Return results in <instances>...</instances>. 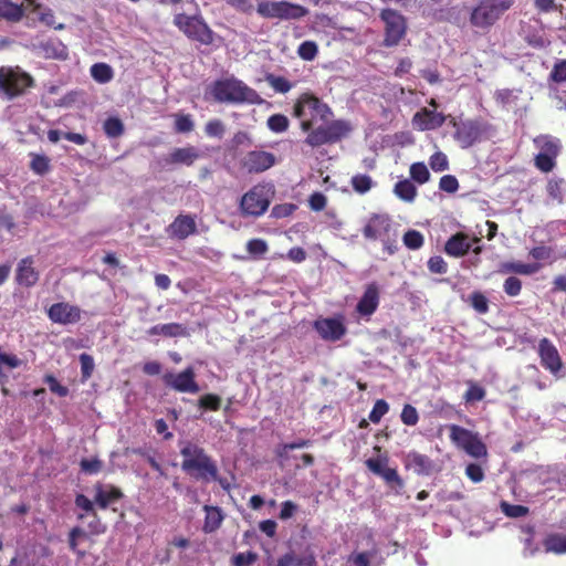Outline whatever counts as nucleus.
<instances>
[{"instance_id": "nucleus-1", "label": "nucleus", "mask_w": 566, "mask_h": 566, "mask_svg": "<svg viewBox=\"0 0 566 566\" xmlns=\"http://www.w3.org/2000/svg\"><path fill=\"white\" fill-rule=\"evenodd\" d=\"M293 116L300 119V127L307 133L305 143L311 147L335 144L346 137L352 127L344 119L328 120L331 107L311 92L302 93L294 103Z\"/></svg>"}, {"instance_id": "nucleus-2", "label": "nucleus", "mask_w": 566, "mask_h": 566, "mask_svg": "<svg viewBox=\"0 0 566 566\" xmlns=\"http://www.w3.org/2000/svg\"><path fill=\"white\" fill-rule=\"evenodd\" d=\"M180 454L182 457L181 469L191 478L206 483L218 480L217 462L193 442L181 443Z\"/></svg>"}, {"instance_id": "nucleus-3", "label": "nucleus", "mask_w": 566, "mask_h": 566, "mask_svg": "<svg viewBox=\"0 0 566 566\" xmlns=\"http://www.w3.org/2000/svg\"><path fill=\"white\" fill-rule=\"evenodd\" d=\"M209 93L218 103L261 104L263 102L254 88L233 76L214 81L209 87Z\"/></svg>"}, {"instance_id": "nucleus-4", "label": "nucleus", "mask_w": 566, "mask_h": 566, "mask_svg": "<svg viewBox=\"0 0 566 566\" xmlns=\"http://www.w3.org/2000/svg\"><path fill=\"white\" fill-rule=\"evenodd\" d=\"M514 6V0H481L470 14V23L479 29H490Z\"/></svg>"}, {"instance_id": "nucleus-5", "label": "nucleus", "mask_w": 566, "mask_h": 566, "mask_svg": "<svg viewBox=\"0 0 566 566\" xmlns=\"http://www.w3.org/2000/svg\"><path fill=\"white\" fill-rule=\"evenodd\" d=\"M174 24L191 41L203 45H211L214 41V32L201 15L177 13L174 17Z\"/></svg>"}, {"instance_id": "nucleus-6", "label": "nucleus", "mask_w": 566, "mask_h": 566, "mask_svg": "<svg viewBox=\"0 0 566 566\" xmlns=\"http://www.w3.org/2000/svg\"><path fill=\"white\" fill-rule=\"evenodd\" d=\"M450 124L454 127L453 139L461 148L473 146L491 128V125L482 118L457 120L451 118Z\"/></svg>"}, {"instance_id": "nucleus-7", "label": "nucleus", "mask_w": 566, "mask_h": 566, "mask_svg": "<svg viewBox=\"0 0 566 566\" xmlns=\"http://www.w3.org/2000/svg\"><path fill=\"white\" fill-rule=\"evenodd\" d=\"M256 12L265 19L298 20L308 14V9L289 1H261Z\"/></svg>"}, {"instance_id": "nucleus-8", "label": "nucleus", "mask_w": 566, "mask_h": 566, "mask_svg": "<svg viewBox=\"0 0 566 566\" xmlns=\"http://www.w3.org/2000/svg\"><path fill=\"white\" fill-rule=\"evenodd\" d=\"M379 17L385 23L384 46L398 45L407 32L406 18L397 10L389 8L382 9Z\"/></svg>"}, {"instance_id": "nucleus-9", "label": "nucleus", "mask_w": 566, "mask_h": 566, "mask_svg": "<svg viewBox=\"0 0 566 566\" xmlns=\"http://www.w3.org/2000/svg\"><path fill=\"white\" fill-rule=\"evenodd\" d=\"M270 202L266 187L256 185L241 197V214L243 217H260L268 210Z\"/></svg>"}, {"instance_id": "nucleus-10", "label": "nucleus", "mask_w": 566, "mask_h": 566, "mask_svg": "<svg viewBox=\"0 0 566 566\" xmlns=\"http://www.w3.org/2000/svg\"><path fill=\"white\" fill-rule=\"evenodd\" d=\"M33 85V78L25 72L0 67V91L9 98L17 97Z\"/></svg>"}, {"instance_id": "nucleus-11", "label": "nucleus", "mask_w": 566, "mask_h": 566, "mask_svg": "<svg viewBox=\"0 0 566 566\" xmlns=\"http://www.w3.org/2000/svg\"><path fill=\"white\" fill-rule=\"evenodd\" d=\"M240 168L247 174H261L276 164L273 153L265 150H250L240 159Z\"/></svg>"}, {"instance_id": "nucleus-12", "label": "nucleus", "mask_w": 566, "mask_h": 566, "mask_svg": "<svg viewBox=\"0 0 566 566\" xmlns=\"http://www.w3.org/2000/svg\"><path fill=\"white\" fill-rule=\"evenodd\" d=\"M388 462L389 459L385 454L367 459L365 465L370 472L380 476L390 488L400 490L405 485L403 480L396 469L388 468Z\"/></svg>"}, {"instance_id": "nucleus-13", "label": "nucleus", "mask_w": 566, "mask_h": 566, "mask_svg": "<svg viewBox=\"0 0 566 566\" xmlns=\"http://www.w3.org/2000/svg\"><path fill=\"white\" fill-rule=\"evenodd\" d=\"M392 232L391 219L388 214L374 213L363 228V235L369 240H380L384 244L389 242Z\"/></svg>"}, {"instance_id": "nucleus-14", "label": "nucleus", "mask_w": 566, "mask_h": 566, "mask_svg": "<svg viewBox=\"0 0 566 566\" xmlns=\"http://www.w3.org/2000/svg\"><path fill=\"white\" fill-rule=\"evenodd\" d=\"M313 328L325 342H338L347 333V327L344 324L342 316L339 317H318L313 323Z\"/></svg>"}, {"instance_id": "nucleus-15", "label": "nucleus", "mask_w": 566, "mask_h": 566, "mask_svg": "<svg viewBox=\"0 0 566 566\" xmlns=\"http://www.w3.org/2000/svg\"><path fill=\"white\" fill-rule=\"evenodd\" d=\"M163 380L165 385L178 392L197 394L200 387L196 381V373L193 367L189 366L178 374L167 373Z\"/></svg>"}, {"instance_id": "nucleus-16", "label": "nucleus", "mask_w": 566, "mask_h": 566, "mask_svg": "<svg viewBox=\"0 0 566 566\" xmlns=\"http://www.w3.org/2000/svg\"><path fill=\"white\" fill-rule=\"evenodd\" d=\"M46 314L51 322L61 325L75 324L82 318V310L77 305L67 302L52 304Z\"/></svg>"}, {"instance_id": "nucleus-17", "label": "nucleus", "mask_w": 566, "mask_h": 566, "mask_svg": "<svg viewBox=\"0 0 566 566\" xmlns=\"http://www.w3.org/2000/svg\"><path fill=\"white\" fill-rule=\"evenodd\" d=\"M537 353L541 365L553 375H557L564 367L562 357L552 340L544 337L538 342Z\"/></svg>"}, {"instance_id": "nucleus-18", "label": "nucleus", "mask_w": 566, "mask_h": 566, "mask_svg": "<svg viewBox=\"0 0 566 566\" xmlns=\"http://www.w3.org/2000/svg\"><path fill=\"white\" fill-rule=\"evenodd\" d=\"M40 279L39 271L34 268V259L29 255L21 259L15 269V282L24 287L34 286Z\"/></svg>"}, {"instance_id": "nucleus-19", "label": "nucleus", "mask_w": 566, "mask_h": 566, "mask_svg": "<svg viewBox=\"0 0 566 566\" xmlns=\"http://www.w3.org/2000/svg\"><path fill=\"white\" fill-rule=\"evenodd\" d=\"M167 232L170 238L178 240L187 239L189 235H192L197 232L195 217L190 214L177 216L175 220L168 226Z\"/></svg>"}, {"instance_id": "nucleus-20", "label": "nucleus", "mask_w": 566, "mask_h": 566, "mask_svg": "<svg viewBox=\"0 0 566 566\" xmlns=\"http://www.w3.org/2000/svg\"><path fill=\"white\" fill-rule=\"evenodd\" d=\"M446 119L442 113L423 107L413 115L412 125L419 130H432L441 127Z\"/></svg>"}, {"instance_id": "nucleus-21", "label": "nucleus", "mask_w": 566, "mask_h": 566, "mask_svg": "<svg viewBox=\"0 0 566 566\" xmlns=\"http://www.w3.org/2000/svg\"><path fill=\"white\" fill-rule=\"evenodd\" d=\"M403 465L417 475H430L434 470L433 461L428 455L417 451H410L405 455Z\"/></svg>"}, {"instance_id": "nucleus-22", "label": "nucleus", "mask_w": 566, "mask_h": 566, "mask_svg": "<svg viewBox=\"0 0 566 566\" xmlns=\"http://www.w3.org/2000/svg\"><path fill=\"white\" fill-rule=\"evenodd\" d=\"M379 305V289L376 283L367 285L363 296L357 303L356 310L360 315L374 314Z\"/></svg>"}, {"instance_id": "nucleus-23", "label": "nucleus", "mask_w": 566, "mask_h": 566, "mask_svg": "<svg viewBox=\"0 0 566 566\" xmlns=\"http://www.w3.org/2000/svg\"><path fill=\"white\" fill-rule=\"evenodd\" d=\"M534 146L538 149V154L546 156L558 157L562 150V143L558 138L543 134L533 139Z\"/></svg>"}, {"instance_id": "nucleus-24", "label": "nucleus", "mask_w": 566, "mask_h": 566, "mask_svg": "<svg viewBox=\"0 0 566 566\" xmlns=\"http://www.w3.org/2000/svg\"><path fill=\"white\" fill-rule=\"evenodd\" d=\"M200 153L193 146L175 148L166 159L167 164L191 166L198 158Z\"/></svg>"}, {"instance_id": "nucleus-25", "label": "nucleus", "mask_w": 566, "mask_h": 566, "mask_svg": "<svg viewBox=\"0 0 566 566\" xmlns=\"http://www.w3.org/2000/svg\"><path fill=\"white\" fill-rule=\"evenodd\" d=\"M471 249V243L468 240V235L458 232L453 234L444 245V251L448 255L460 258L465 255Z\"/></svg>"}, {"instance_id": "nucleus-26", "label": "nucleus", "mask_w": 566, "mask_h": 566, "mask_svg": "<svg viewBox=\"0 0 566 566\" xmlns=\"http://www.w3.org/2000/svg\"><path fill=\"white\" fill-rule=\"evenodd\" d=\"M95 491V503L101 509H106L109 504L123 497V492L113 485L104 488L102 484H96Z\"/></svg>"}, {"instance_id": "nucleus-27", "label": "nucleus", "mask_w": 566, "mask_h": 566, "mask_svg": "<svg viewBox=\"0 0 566 566\" xmlns=\"http://www.w3.org/2000/svg\"><path fill=\"white\" fill-rule=\"evenodd\" d=\"M276 566H317V562L312 552L301 556L289 552L277 559Z\"/></svg>"}, {"instance_id": "nucleus-28", "label": "nucleus", "mask_w": 566, "mask_h": 566, "mask_svg": "<svg viewBox=\"0 0 566 566\" xmlns=\"http://www.w3.org/2000/svg\"><path fill=\"white\" fill-rule=\"evenodd\" d=\"M203 510L206 512V517L203 522V532L205 533H213L218 528H220L222 521L224 518L222 510L219 506L205 505Z\"/></svg>"}, {"instance_id": "nucleus-29", "label": "nucleus", "mask_w": 566, "mask_h": 566, "mask_svg": "<svg viewBox=\"0 0 566 566\" xmlns=\"http://www.w3.org/2000/svg\"><path fill=\"white\" fill-rule=\"evenodd\" d=\"M541 264L538 263H522V262H504L501 264L500 272L515 273L521 275H531L538 272Z\"/></svg>"}, {"instance_id": "nucleus-30", "label": "nucleus", "mask_w": 566, "mask_h": 566, "mask_svg": "<svg viewBox=\"0 0 566 566\" xmlns=\"http://www.w3.org/2000/svg\"><path fill=\"white\" fill-rule=\"evenodd\" d=\"M394 193L402 201L413 202L418 191L417 187L410 179H402L395 184Z\"/></svg>"}, {"instance_id": "nucleus-31", "label": "nucleus", "mask_w": 566, "mask_h": 566, "mask_svg": "<svg viewBox=\"0 0 566 566\" xmlns=\"http://www.w3.org/2000/svg\"><path fill=\"white\" fill-rule=\"evenodd\" d=\"M24 13L21 4L13 3L10 0H0V17L11 21L18 22L22 19Z\"/></svg>"}, {"instance_id": "nucleus-32", "label": "nucleus", "mask_w": 566, "mask_h": 566, "mask_svg": "<svg viewBox=\"0 0 566 566\" xmlns=\"http://www.w3.org/2000/svg\"><path fill=\"white\" fill-rule=\"evenodd\" d=\"M475 436L472 431L458 424L450 426V439L462 450Z\"/></svg>"}, {"instance_id": "nucleus-33", "label": "nucleus", "mask_w": 566, "mask_h": 566, "mask_svg": "<svg viewBox=\"0 0 566 566\" xmlns=\"http://www.w3.org/2000/svg\"><path fill=\"white\" fill-rule=\"evenodd\" d=\"M90 72L94 81L99 84H106L114 77V71L112 66L104 62L93 64Z\"/></svg>"}, {"instance_id": "nucleus-34", "label": "nucleus", "mask_w": 566, "mask_h": 566, "mask_svg": "<svg viewBox=\"0 0 566 566\" xmlns=\"http://www.w3.org/2000/svg\"><path fill=\"white\" fill-rule=\"evenodd\" d=\"M544 547L546 552L555 554L566 553V535L551 534L544 539Z\"/></svg>"}, {"instance_id": "nucleus-35", "label": "nucleus", "mask_w": 566, "mask_h": 566, "mask_svg": "<svg viewBox=\"0 0 566 566\" xmlns=\"http://www.w3.org/2000/svg\"><path fill=\"white\" fill-rule=\"evenodd\" d=\"M268 84L276 92L286 94L293 87V84L285 77L269 73L265 75Z\"/></svg>"}, {"instance_id": "nucleus-36", "label": "nucleus", "mask_w": 566, "mask_h": 566, "mask_svg": "<svg viewBox=\"0 0 566 566\" xmlns=\"http://www.w3.org/2000/svg\"><path fill=\"white\" fill-rule=\"evenodd\" d=\"M409 174L410 178L419 185L430 180V172L422 161L413 163L409 168Z\"/></svg>"}, {"instance_id": "nucleus-37", "label": "nucleus", "mask_w": 566, "mask_h": 566, "mask_svg": "<svg viewBox=\"0 0 566 566\" xmlns=\"http://www.w3.org/2000/svg\"><path fill=\"white\" fill-rule=\"evenodd\" d=\"M104 133L109 138H117L124 134L125 127L118 117H108L103 124Z\"/></svg>"}, {"instance_id": "nucleus-38", "label": "nucleus", "mask_w": 566, "mask_h": 566, "mask_svg": "<svg viewBox=\"0 0 566 566\" xmlns=\"http://www.w3.org/2000/svg\"><path fill=\"white\" fill-rule=\"evenodd\" d=\"M350 185L357 193L364 195L373 188L374 181L368 175L357 174L352 177Z\"/></svg>"}, {"instance_id": "nucleus-39", "label": "nucleus", "mask_w": 566, "mask_h": 566, "mask_svg": "<svg viewBox=\"0 0 566 566\" xmlns=\"http://www.w3.org/2000/svg\"><path fill=\"white\" fill-rule=\"evenodd\" d=\"M469 303L479 314L489 312V300L481 291H473L469 296Z\"/></svg>"}, {"instance_id": "nucleus-40", "label": "nucleus", "mask_w": 566, "mask_h": 566, "mask_svg": "<svg viewBox=\"0 0 566 566\" xmlns=\"http://www.w3.org/2000/svg\"><path fill=\"white\" fill-rule=\"evenodd\" d=\"M468 386L469 388L463 395V399L467 403H473L484 399L486 391L482 386L472 380L468 381Z\"/></svg>"}, {"instance_id": "nucleus-41", "label": "nucleus", "mask_w": 566, "mask_h": 566, "mask_svg": "<svg viewBox=\"0 0 566 566\" xmlns=\"http://www.w3.org/2000/svg\"><path fill=\"white\" fill-rule=\"evenodd\" d=\"M463 450L475 459L485 458L488 455L486 446L478 436H475L469 443H467Z\"/></svg>"}, {"instance_id": "nucleus-42", "label": "nucleus", "mask_w": 566, "mask_h": 566, "mask_svg": "<svg viewBox=\"0 0 566 566\" xmlns=\"http://www.w3.org/2000/svg\"><path fill=\"white\" fill-rule=\"evenodd\" d=\"M266 125L271 132L280 134L289 129L290 120L283 114H273L268 118Z\"/></svg>"}, {"instance_id": "nucleus-43", "label": "nucleus", "mask_w": 566, "mask_h": 566, "mask_svg": "<svg viewBox=\"0 0 566 566\" xmlns=\"http://www.w3.org/2000/svg\"><path fill=\"white\" fill-rule=\"evenodd\" d=\"M268 250V243L263 239H251L247 242V251L254 259H261Z\"/></svg>"}, {"instance_id": "nucleus-44", "label": "nucleus", "mask_w": 566, "mask_h": 566, "mask_svg": "<svg viewBox=\"0 0 566 566\" xmlns=\"http://www.w3.org/2000/svg\"><path fill=\"white\" fill-rule=\"evenodd\" d=\"M221 397L216 394H206L198 400V406L201 409L218 411L221 408Z\"/></svg>"}, {"instance_id": "nucleus-45", "label": "nucleus", "mask_w": 566, "mask_h": 566, "mask_svg": "<svg viewBox=\"0 0 566 566\" xmlns=\"http://www.w3.org/2000/svg\"><path fill=\"white\" fill-rule=\"evenodd\" d=\"M403 244L410 249V250H418L420 249L424 243V238L421 234V232L417 230H408L403 234Z\"/></svg>"}, {"instance_id": "nucleus-46", "label": "nucleus", "mask_w": 566, "mask_h": 566, "mask_svg": "<svg viewBox=\"0 0 566 566\" xmlns=\"http://www.w3.org/2000/svg\"><path fill=\"white\" fill-rule=\"evenodd\" d=\"M189 335L188 328L181 323L164 324V337H188Z\"/></svg>"}, {"instance_id": "nucleus-47", "label": "nucleus", "mask_w": 566, "mask_h": 566, "mask_svg": "<svg viewBox=\"0 0 566 566\" xmlns=\"http://www.w3.org/2000/svg\"><path fill=\"white\" fill-rule=\"evenodd\" d=\"M30 168L38 175H45L50 170V159L44 155L31 154Z\"/></svg>"}, {"instance_id": "nucleus-48", "label": "nucleus", "mask_w": 566, "mask_h": 566, "mask_svg": "<svg viewBox=\"0 0 566 566\" xmlns=\"http://www.w3.org/2000/svg\"><path fill=\"white\" fill-rule=\"evenodd\" d=\"M548 80L553 83L560 84L566 82V59L558 60L549 73Z\"/></svg>"}, {"instance_id": "nucleus-49", "label": "nucleus", "mask_w": 566, "mask_h": 566, "mask_svg": "<svg viewBox=\"0 0 566 566\" xmlns=\"http://www.w3.org/2000/svg\"><path fill=\"white\" fill-rule=\"evenodd\" d=\"M556 157L537 154L534 158L535 167L542 172H551L556 167Z\"/></svg>"}, {"instance_id": "nucleus-50", "label": "nucleus", "mask_w": 566, "mask_h": 566, "mask_svg": "<svg viewBox=\"0 0 566 566\" xmlns=\"http://www.w3.org/2000/svg\"><path fill=\"white\" fill-rule=\"evenodd\" d=\"M547 193L549 198H552L557 203H563L564 195H563V180L562 179H551L546 186Z\"/></svg>"}, {"instance_id": "nucleus-51", "label": "nucleus", "mask_w": 566, "mask_h": 566, "mask_svg": "<svg viewBox=\"0 0 566 566\" xmlns=\"http://www.w3.org/2000/svg\"><path fill=\"white\" fill-rule=\"evenodd\" d=\"M318 53L317 44L314 41H304L297 49V54L305 61H312Z\"/></svg>"}, {"instance_id": "nucleus-52", "label": "nucleus", "mask_w": 566, "mask_h": 566, "mask_svg": "<svg viewBox=\"0 0 566 566\" xmlns=\"http://www.w3.org/2000/svg\"><path fill=\"white\" fill-rule=\"evenodd\" d=\"M429 165L433 171L441 172L449 168V160L444 153L436 151L430 156Z\"/></svg>"}, {"instance_id": "nucleus-53", "label": "nucleus", "mask_w": 566, "mask_h": 566, "mask_svg": "<svg viewBox=\"0 0 566 566\" xmlns=\"http://www.w3.org/2000/svg\"><path fill=\"white\" fill-rule=\"evenodd\" d=\"M502 512L509 517H523L528 514V507L520 504L501 503Z\"/></svg>"}, {"instance_id": "nucleus-54", "label": "nucleus", "mask_w": 566, "mask_h": 566, "mask_svg": "<svg viewBox=\"0 0 566 566\" xmlns=\"http://www.w3.org/2000/svg\"><path fill=\"white\" fill-rule=\"evenodd\" d=\"M389 410V405L386 400L384 399H378L371 411L369 412V420L373 422V423H378L381 418L388 412Z\"/></svg>"}, {"instance_id": "nucleus-55", "label": "nucleus", "mask_w": 566, "mask_h": 566, "mask_svg": "<svg viewBox=\"0 0 566 566\" xmlns=\"http://www.w3.org/2000/svg\"><path fill=\"white\" fill-rule=\"evenodd\" d=\"M400 418H401L402 423L406 426H416L419 421L418 411L410 403H406L403 406Z\"/></svg>"}, {"instance_id": "nucleus-56", "label": "nucleus", "mask_w": 566, "mask_h": 566, "mask_svg": "<svg viewBox=\"0 0 566 566\" xmlns=\"http://www.w3.org/2000/svg\"><path fill=\"white\" fill-rule=\"evenodd\" d=\"M193 129V122L190 115H175V130L177 133H190Z\"/></svg>"}, {"instance_id": "nucleus-57", "label": "nucleus", "mask_w": 566, "mask_h": 566, "mask_svg": "<svg viewBox=\"0 0 566 566\" xmlns=\"http://www.w3.org/2000/svg\"><path fill=\"white\" fill-rule=\"evenodd\" d=\"M439 189L448 193H454L459 189V181L453 175H444L440 178Z\"/></svg>"}, {"instance_id": "nucleus-58", "label": "nucleus", "mask_w": 566, "mask_h": 566, "mask_svg": "<svg viewBox=\"0 0 566 566\" xmlns=\"http://www.w3.org/2000/svg\"><path fill=\"white\" fill-rule=\"evenodd\" d=\"M80 467L81 470L87 474H96L102 470L103 462L97 458L82 459Z\"/></svg>"}, {"instance_id": "nucleus-59", "label": "nucleus", "mask_w": 566, "mask_h": 566, "mask_svg": "<svg viewBox=\"0 0 566 566\" xmlns=\"http://www.w3.org/2000/svg\"><path fill=\"white\" fill-rule=\"evenodd\" d=\"M44 382L49 386L50 390L59 397H66L69 395L67 387L61 385L53 375H46Z\"/></svg>"}, {"instance_id": "nucleus-60", "label": "nucleus", "mask_w": 566, "mask_h": 566, "mask_svg": "<svg viewBox=\"0 0 566 566\" xmlns=\"http://www.w3.org/2000/svg\"><path fill=\"white\" fill-rule=\"evenodd\" d=\"M503 289L509 296H517L522 291V281L516 276H509L504 281Z\"/></svg>"}, {"instance_id": "nucleus-61", "label": "nucleus", "mask_w": 566, "mask_h": 566, "mask_svg": "<svg viewBox=\"0 0 566 566\" xmlns=\"http://www.w3.org/2000/svg\"><path fill=\"white\" fill-rule=\"evenodd\" d=\"M258 559V555L254 552H245L235 554L232 557L233 566H250Z\"/></svg>"}, {"instance_id": "nucleus-62", "label": "nucleus", "mask_w": 566, "mask_h": 566, "mask_svg": "<svg viewBox=\"0 0 566 566\" xmlns=\"http://www.w3.org/2000/svg\"><path fill=\"white\" fill-rule=\"evenodd\" d=\"M428 269L431 273L444 274L448 271V264L442 256L434 255L428 260Z\"/></svg>"}, {"instance_id": "nucleus-63", "label": "nucleus", "mask_w": 566, "mask_h": 566, "mask_svg": "<svg viewBox=\"0 0 566 566\" xmlns=\"http://www.w3.org/2000/svg\"><path fill=\"white\" fill-rule=\"evenodd\" d=\"M81 373L83 379H88L94 370V359L91 355L83 353L80 355Z\"/></svg>"}, {"instance_id": "nucleus-64", "label": "nucleus", "mask_w": 566, "mask_h": 566, "mask_svg": "<svg viewBox=\"0 0 566 566\" xmlns=\"http://www.w3.org/2000/svg\"><path fill=\"white\" fill-rule=\"evenodd\" d=\"M205 132L210 137H222L224 134V125L220 119H211L205 126Z\"/></svg>"}]
</instances>
